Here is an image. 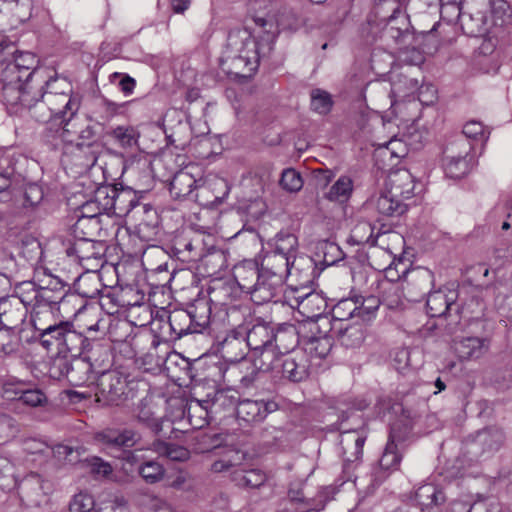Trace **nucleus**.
<instances>
[{
	"label": "nucleus",
	"instance_id": "f257e3e1",
	"mask_svg": "<svg viewBox=\"0 0 512 512\" xmlns=\"http://www.w3.org/2000/svg\"><path fill=\"white\" fill-rule=\"evenodd\" d=\"M30 294V321L41 344L67 319L76 317L85 307V298H94L99 289L72 292L60 280H52L45 286L28 284Z\"/></svg>",
	"mask_w": 512,
	"mask_h": 512
},
{
	"label": "nucleus",
	"instance_id": "f03ea898",
	"mask_svg": "<svg viewBox=\"0 0 512 512\" xmlns=\"http://www.w3.org/2000/svg\"><path fill=\"white\" fill-rule=\"evenodd\" d=\"M260 29L256 37L247 32L230 34L225 51L224 63H229L228 72L245 75L255 72L261 59L270 56L276 39V27L271 19L255 17Z\"/></svg>",
	"mask_w": 512,
	"mask_h": 512
},
{
	"label": "nucleus",
	"instance_id": "7ed1b4c3",
	"mask_svg": "<svg viewBox=\"0 0 512 512\" xmlns=\"http://www.w3.org/2000/svg\"><path fill=\"white\" fill-rule=\"evenodd\" d=\"M41 345L48 351L56 350L59 354H70L71 357L87 354L95 362L99 358L101 362L109 358V346L99 343L97 337L84 336L82 332L76 330L71 319H67L56 328Z\"/></svg>",
	"mask_w": 512,
	"mask_h": 512
},
{
	"label": "nucleus",
	"instance_id": "20e7f679",
	"mask_svg": "<svg viewBox=\"0 0 512 512\" xmlns=\"http://www.w3.org/2000/svg\"><path fill=\"white\" fill-rule=\"evenodd\" d=\"M406 8L407 6L398 5L379 12H369L367 22L371 29L381 34L382 38L396 45H404L409 40L420 42L425 37L433 38V31L436 30L438 23L430 31L415 33Z\"/></svg>",
	"mask_w": 512,
	"mask_h": 512
},
{
	"label": "nucleus",
	"instance_id": "39448f33",
	"mask_svg": "<svg viewBox=\"0 0 512 512\" xmlns=\"http://www.w3.org/2000/svg\"><path fill=\"white\" fill-rule=\"evenodd\" d=\"M245 336L257 370L269 371L274 368L275 342L274 325L261 318H245Z\"/></svg>",
	"mask_w": 512,
	"mask_h": 512
},
{
	"label": "nucleus",
	"instance_id": "423d86ee",
	"mask_svg": "<svg viewBox=\"0 0 512 512\" xmlns=\"http://www.w3.org/2000/svg\"><path fill=\"white\" fill-rule=\"evenodd\" d=\"M101 137V127L99 123L88 121L87 123H78L72 120L65 123V126H58L55 130L48 127L45 132V140L53 147H58L61 143L74 144L77 148L92 149L91 164H95L97 157L95 149H99Z\"/></svg>",
	"mask_w": 512,
	"mask_h": 512
},
{
	"label": "nucleus",
	"instance_id": "0eeeda50",
	"mask_svg": "<svg viewBox=\"0 0 512 512\" xmlns=\"http://www.w3.org/2000/svg\"><path fill=\"white\" fill-rule=\"evenodd\" d=\"M68 91H58L61 83L58 78L50 77L45 79L43 95L46 103L50 105L55 119L59 120V126H65V123L74 120L81 106V97L78 94L71 93L70 85L62 82Z\"/></svg>",
	"mask_w": 512,
	"mask_h": 512
},
{
	"label": "nucleus",
	"instance_id": "6e6552de",
	"mask_svg": "<svg viewBox=\"0 0 512 512\" xmlns=\"http://www.w3.org/2000/svg\"><path fill=\"white\" fill-rule=\"evenodd\" d=\"M136 383L116 370L101 372L97 379L95 396L105 406H119L135 397Z\"/></svg>",
	"mask_w": 512,
	"mask_h": 512
},
{
	"label": "nucleus",
	"instance_id": "1a4fd4ad",
	"mask_svg": "<svg viewBox=\"0 0 512 512\" xmlns=\"http://www.w3.org/2000/svg\"><path fill=\"white\" fill-rule=\"evenodd\" d=\"M29 89L24 75L11 60L0 61V100L8 108L17 112L24 91Z\"/></svg>",
	"mask_w": 512,
	"mask_h": 512
},
{
	"label": "nucleus",
	"instance_id": "9d476101",
	"mask_svg": "<svg viewBox=\"0 0 512 512\" xmlns=\"http://www.w3.org/2000/svg\"><path fill=\"white\" fill-rule=\"evenodd\" d=\"M94 359L74 356L69 358L59 357L52 366V371L58 378H65L72 386H83L93 379Z\"/></svg>",
	"mask_w": 512,
	"mask_h": 512
},
{
	"label": "nucleus",
	"instance_id": "9b49d317",
	"mask_svg": "<svg viewBox=\"0 0 512 512\" xmlns=\"http://www.w3.org/2000/svg\"><path fill=\"white\" fill-rule=\"evenodd\" d=\"M30 305L28 284L21 288L19 295H9L0 299V324L3 328L13 330L25 321Z\"/></svg>",
	"mask_w": 512,
	"mask_h": 512
},
{
	"label": "nucleus",
	"instance_id": "f8f14e48",
	"mask_svg": "<svg viewBox=\"0 0 512 512\" xmlns=\"http://www.w3.org/2000/svg\"><path fill=\"white\" fill-rule=\"evenodd\" d=\"M401 278L405 279L408 288L414 287L420 295H425L433 283V275L430 270L416 268L409 271L402 262L387 267L384 270L383 279L380 281L399 283Z\"/></svg>",
	"mask_w": 512,
	"mask_h": 512
},
{
	"label": "nucleus",
	"instance_id": "ddd939ff",
	"mask_svg": "<svg viewBox=\"0 0 512 512\" xmlns=\"http://www.w3.org/2000/svg\"><path fill=\"white\" fill-rule=\"evenodd\" d=\"M44 85H37L34 89L24 91L18 107L27 108L30 111L31 117L38 122L48 123L44 133L48 127L55 130L58 124H55L57 119L52 112L50 105L46 103V98L43 95Z\"/></svg>",
	"mask_w": 512,
	"mask_h": 512
},
{
	"label": "nucleus",
	"instance_id": "4468645a",
	"mask_svg": "<svg viewBox=\"0 0 512 512\" xmlns=\"http://www.w3.org/2000/svg\"><path fill=\"white\" fill-rule=\"evenodd\" d=\"M173 256L183 263L198 261L204 251V241L201 235L188 231L178 232L170 244Z\"/></svg>",
	"mask_w": 512,
	"mask_h": 512
},
{
	"label": "nucleus",
	"instance_id": "2eb2a0df",
	"mask_svg": "<svg viewBox=\"0 0 512 512\" xmlns=\"http://www.w3.org/2000/svg\"><path fill=\"white\" fill-rule=\"evenodd\" d=\"M274 366L271 370L280 372L284 379L293 383L304 381L309 376V360L302 351L275 357Z\"/></svg>",
	"mask_w": 512,
	"mask_h": 512
},
{
	"label": "nucleus",
	"instance_id": "dca6fc26",
	"mask_svg": "<svg viewBox=\"0 0 512 512\" xmlns=\"http://www.w3.org/2000/svg\"><path fill=\"white\" fill-rule=\"evenodd\" d=\"M363 209L371 214L378 215V221L388 217H400L408 206L402 199L392 196L387 189L379 194L371 196L364 204Z\"/></svg>",
	"mask_w": 512,
	"mask_h": 512
},
{
	"label": "nucleus",
	"instance_id": "f3484780",
	"mask_svg": "<svg viewBox=\"0 0 512 512\" xmlns=\"http://www.w3.org/2000/svg\"><path fill=\"white\" fill-rule=\"evenodd\" d=\"M218 343L222 356L229 362H239L250 352L245 336V325L241 323L229 329Z\"/></svg>",
	"mask_w": 512,
	"mask_h": 512
},
{
	"label": "nucleus",
	"instance_id": "a211bd4d",
	"mask_svg": "<svg viewBox=\"0 0 512 512\" xmlns=\"http://www.w3.org/2000/svg\"><path fill=\"white\" fill-rule=\"evenodd\" d=\"M279 409L278 403L271 398L243 399L237 405V418L247 424H258Z\"/></svg>",
	"mask_w": 512,
	"mask_h": 512
},
{
	"label": "nucleus",
	"instance_id": "6ab92c4d",
	"mask_svg": "<svg viewBox=\"0 0 512 512\" xmlns=\"http://www.w3.org/2000/svg\"><path fill=\"white\" fill-rule=\"evenodd\" d=\"M190 333L195 331L187 309H174L169 312L167 320L161 321L159 325V334L164 339L163 344L166 347L168 341L178 340Z\"/></svg>",
	"mask_w": 512,
	"mask_h": 512
},
{
	"label": "nucleus",
	"instance_id": "aec40b11",
	"mask_svg": "<svg viewBox=\"0 0 512 512\" xmlns=\"http://www.w3.org/2000/svg\"><path fill=\"white\" fill-rule=\"evenodd\" d=\"M202 178H196L188 168L177 171L169 184V192L174 200H190L197 203L198 186Z\"/></svg>",
	"mask_w": 512,
	"mask_h": 512
},
{
	"label": "nucleus",
	"instance_id": "412c9836",
	"mask_svg": "<svg viewBox=\"0 0 512 512\" xmlns=\"http://www.w3.org/2000/svg\"><path fill=\"white\" fill-rule=\"evenodd\" d=\"M104 243L89 238H73L66 244L65 252L68 257H74L79 264L85 261L100 260L104 255Z\"/></svg>",
	"mask_w": 512,
	"mask_h": 512
},
{
	"label": "nucleus",
	"instance_id": "4be33fe9",
	"mask_svg": "<svg viewBox=\"0 0 512 512\" xmlns=\"http://www.w3.org/2000/svg\"><path fill=\"white\" fill-rule=\"evenodd\" d=\"M366 442V436L358 431H346L341 435L340 445L343 451L344 465L343 471L351 478L350 470L354 468V463L360 462L363 456V447Z\"/></svg>",
	"mask_w": 512,
	"mask_h": 512
},
{
	"label": "nucleus",
	"instance_id": "5701e85b",
	"mask_svg": "<svg viewBox=\"0 0 512 512\" xmlns=\"http://www.w3.org/2000/svg\"><path fill=\"white\" fill-rule=\"evenodd\" d=\"M229 192L230 186L223 178H214L209 181L201 179L196 193L197 203L202 206H218L224 202Z\"/></svg>",
	"mask_w": 512,
	"mask_h": 512
},
{
	"label": "nucleus",
	"instance_id": "b1692460",
	"mask_svg": "<svg viewBox=\"0 0 512 512\" xmlns=\"http://www.w3.org/2000/svg\"><path fill=\"white\" fill-rule=\"evenodd\" d=\"M456 299L457 293L454 290L439 289L430 292L426 301L428 314L431 317H446L452 312H459Z\"/></svg>",
	"mask_w": 512,
	"mask_h": 512
},
{
	"label": "nucleus",
	"instance_id": "393cba45",
	"mask_svg": "<svg viewBox=\"0 0 512 512\" xmlns=\"http://www.w3.org/2000/svg\"><path fill=\"white\" fill-rule=\"evenodd\" d=\"M400 46L399 57L409 65H420L424 62V54H432L437 50L438 40L433 33V38L421 39L420 42L409 40Z\"/></svg>",
	"mask_w": 512,
	"mask_h": 512
},
{
	"label": "nucleus",
	"instance_id": "a878e982",
	"mask_svg": "<svg viewBox=\"0 0 512 512\" xmlns=\"http://www.w3.org/2000/svg\"><path fill=\"white\" fill-rule=\"evenodd\" d=\"M95 439L107 450L131 448L137 443V433L133 429H106L96 434Z\"/></svg>",
	"mask_w": 512,
	"mask_h": 512
},
{
	"label": "nucleus",
	"instance_id": "bb28decb",
	"mask_svg": "<svg viewBox=\"0 0 512 512\" xmlns=\"http://www.w3.org/2000/svg\"><path fill=\"white\" fill-rule=\"evenodd\" d=\"M11 61L24 75L26 85L30 89H34L37 85H44L46 79L44 70L37 68L38 60L33 53L20 52Z\"/></svg>",
	"mask_w": 512,
	"mask_h": 512
},
{
	"label": "nucleus",
	"instance_id": "cd10ccee",
	"mask_svg": "<svg viewBox=\"0 0 512 512\" xmlns=\"http://www.w3.org/2000/svg\"><path fill=\"white\" fill-rule=\"evenodd\" d=\"M415 501L421 512H443L442 506L446 501V496L442 489L427 483L417 488Z\"/></svg>",
	"mask_w": 512,
	"mask_h": 512
},
{
	"label": "nucleus",
	"instance_id": "c85d7f7f",
	"mask_svg": "<svg viewBox=\"0 0 512 512\" xmlns=\"http://www.w3.org/2000/svg\"><path fill=\"white\" fill-rule=\"evenodd\" d=\"M290 306L296 308L298 312L308 320L323 317V312L327 307L326 300L316 292H310L304 295H297L290 301Z\"/></svg>",
	"mask_w": 512,
	"mask_h": 512
},
{
	"label": "nucleus",
	"instance_id": "c756f323",
	"mask_svg": "<svg viewBox=\"0 0 512 512\" xmlns=\"http://www.w3.org/2000/svg\"><path fill=\"white\" fill-rule=\"evenodd\" d=\"M18 489L23 498L33 505H39L50 487L39 474L30 473L21 480Z\"/></svg>",
	"mask_w": 512,
	"mask_h": 512
},
{
	"label": "nucleus",
	"instance_id": "7c9ffc66",
	"mask_svg": "<svg viewBox=\"0 0 512 512\" xmlns=\"http://www.w3.org/2000/svg\"><path fill=\"white\" fill-rule=\"evenodd\" d=\"M260 273L261 268L254 260H244L233 268V277L238 287L250 295L256 287Z\"/></svg>",
	"mask_w": 512,
	"mask_h": 512
},
{
	"label": "nucleus",
	"instance_id": "2f4dec72",
	"mask_svg": "<svg viewBox=\"0 0 512 512\" xmlns=\"http://www.w3.org/2000/svg\"><path fill=\"white\" fill-rule=\"evenodd\" d=\"M185 412L193 429H202L215 418L209 405V396L201 400L196 398L190 399L187 402Z\"/></svg>",
	"mask_w": 512,
	"mask_h": 512
},
{
	"label": "nucleus",
	"instance_id": "473e14b6",
	"mask_svg": "<svg viewBox=\"0 0 512 512\" xmlns=\"http://www.w3.org/2000/svg\"><path fill=\"white\" fill-rule=\"evenodd\" d=\"M302 330L298 331L297 328L292 324L274 327L275 342V357L291 354L299 342H301Z\"/></svg>",
	"mask_w": 512,
	"mask_h": 512
},
{
	"label": "nucleus",
	"instance_id": "72a5a7b5",
	"mask_svg": "<svg viewBox=\"0 0 512 512\" xmlns=\"http://www.w3.org/2000/svg\"><path fill=\"white\" fill-rule=\"evenodd\" d=\"M137 421L149 428L155 435H161L163 430V419L155 416L153 398L145 396L133 409Z\"/></svg>",
	"mask_w": 512,
	"mask_h": 512
},
{
	"label": "nucleus",
	"instance_id": "f704fd0d",
	"mask_svg": "<svg viewBox=\"0 0 512 512\" xmlns=\"http://www.w3.org/2000/svg\"><path fill=\"white\" fill-rule=\"evenodd\" d=\"M294 268L295 259L291 260L290 257L283 256L274 250L264 257L261 264V271L283 282Z\"/></svg>",
	"mask_w": 512,
	"mask_h": 512
},
{
	"label": "nucleus",
	"instance_id": "c9c22d12",
	"mask_svg": "<svg viewBox=\"0 0 512 512\" xmlns=\"http://www.w3.org/2000/svg\"><path fill=\"white\" fill-rule=\"evenodd\" d=\"M461 4L462 0H440L442 11L444 9H451L458 17H461L462 26L464 27V25H467V34L473 36L484 34L487 31L485 27V16L480 12L476 14V17H473L472 15H462Z\"/></svg>",
	"mask_w": 512,
	"mask_h": 512
},
{
	"label": "nucleus",
	"instance_id": "e433bc0d",
	"mask_svg": "<svg viewBox=\"0 0 512 512\" xmlns=\"http://www.w3.org/2000/svg\"><path fill=\"white\" fill-rule=\"evenodd\" d=\"M283 283L282 280L261 271L256 287L250 296L251 300L257 305L272 301Z\"/></svg>",
	"mask_w": 512,
	"mask_h": 512
},
{
	"label": "nucleus",
	"instance_id": "4c0bfd02",
	"mask_svg": "<svg viewBox=\"0 0 512 512\" xmlns=\"http://www.w3.org/2000/svg\"><path fill=\"white\" fill-rule=\"evenodd\" d=\"M387 190L403 202L410 199L414 194L412 175L407 170L391 173L387 181Z\"/></svg>",
	"mask_w": 512,
	"mask_h": 512
},
{
	"label": "nucleus",
	"instance_id": "58836bf2",
	"mask_svg": "<svg viewBox=\"0 0 512 512\" xmlns=\"http://www.w3.org/2000/svg\"><path fill=\"white\" fill-rule=\"evenodd\" d=\"M200 261L202 273L208 277L219 276L227 266V254L219 248H211L206 253L203 251Z\"/></svg>",
	"mask_w": 512,
	"mask_h": 512
},
{
	"label": "nucleus",
	"instance_id": "ea45409f",
	"mask_svg": "<svg viewBox=\"0 0 512 512\" xmlns=\"http://www.w3.org/2000/svg\"><path fill=\"white\" fill-rule=\"evenodd\" d=\"M453 349L460 359L469 360L481 357L488 349L487 341L479 337H466L453 340Z\"/></svg>",
	"mask_w": 512,
	"mask_h": 512
},
{
	"label": "nucleus",
	"instance_id": "a19ab883",
	"mask_svg": "<svg viewBox=\"0 0 512 512\" xmlns=\"http://www.w3.org/2000/svg\"><path fill=\"white\" fill-rule=\"evenodd\" d=\"M190 314L191 324L193 325L195 333H202L210 323H213L211 314L212 307L210 301L205 298L195 300L187 308Z\"/></svg>",
	"mask_w": 512,
	"mask_h": 512
},
{
	"label": "nucleus",
	"instance_id": "79ce46f5",
	"mask_svg": "<svg viewBox=\"0 0 512 512\" xmlns=\"http://www.w3.org/2000/svg\"><path fill=\"white\" fill-rule=\"evenodd\" d=\"M378 288L381 305L390 310H398L404 307L403 286L400 283H391L388 281H379Z\"/></svg>",
	"mask_w": 512,
	"mask_h": 512
},
{
	"label": "nucleus",
	"instance_id": "37998d69",
	"mask_svg": "<svg viewBox=\"0 0 512 512\" xmlns=\"http://www.w3.org/2000/svg\"><path fill=\"white\" fill-rule=\"evenodd\" d=\"M239 402L237 392L232 389L218 390L212 397L209 396V405L214 417L225 412L237 411Z\"/></svg>",
	"mask_w": 512,
	"mask_h": 512
},
{
	"label": "nucleus",
	"instance_id": "c03bdc74",
	"mask_svg": "<svg viewBox=\"0 0 512 512\" xmlns=\"http://www.w3.org/2000/svg\"><path fill=\"white\" fill-rule=\"evenodd\" d=\"M505 434L501 428L487 427L477 432L474 442L479 445L484 452L498 451L504 444Z\"/></svg>",
	"mask_w": 512,
	"mask_h": 512
},
{
	"label": "nucleus",
	"instance_id": "a18cd8bd",
	"mask_svg": "<svg viewBox=\"0 0 512 512\" xmlns=\"http://www.w3.org/2000/svg\"><path fill=\"white\" fill-rule=\"evenodd\" d=\"M334 335L347 348L359 347L365 339V331L359 324L337 325Z\"/></svg>",
	"mask_w": 512,
	"mask_h": 512
},
{
	"label": "nucleus",
	"instance_id": "49530a36",
	"mask_svg": "<svg viewBox=\"0 0 512 512\" xmlns=\"http://www.w3.org/2000/svg\"><path fill=\"white\" fill-rule=\"evenodd\" d=\"M301 336L332 337L334 338L336 325L328 316L308 320L301 326Z\"/></svg>",
	"mask_w": 512,
	"mask_h": 512
},
{
	"label": "nucleus",
	"instance_id": "de8ad7c7",
	"mask_svg": "<svg viewBox=\"0 0 512 512\" xmlns=\"http://www.w3.org/2000/svg\"><path fill=\"white\" fill-rule=\"evenodd\" d=\"M375 226L370 221L360 220L351 230L350 241L356 245H376L377 239L380 236V229L375 232Z\"/></svg>",
	"mask_w": 512,
	"mask_h": 512
},
{
	"label": "nucleus",
	"instance_id": "09e8293b",
	"mask_svg": "<svg viewBox=\"0 0 512 512\" xmlns=\"http://www.w3.org/2000/svg\"><path fill=\"white\" fill-rule=\"evenodd\" d=\"M304 345V353L311 357L324 359L329 355L333 346L332 337L301 336Z\"/></svg>",
	"mask_w": 512,
	"mask_h": 512
},
{
	"label": "nucleus",
	"instance_id": "8fccbe9b",
	"mask_svg": "<svg viewBox=\"0 0 512 512\" xmlns=\"http://www.w3.org/2000/svg\"><path fill=\"white\" fill-rule=\"evenodd\" d=\"M472 144L463 136H456L452 138L443 149L444 159H471L472 155Z\"/></svg>",
	"mask_w": 512,
	"mask_h": 512
},
{
	"label": "nucleus",
	"instance_id": "3c124183",
	"mask_svg": "<svg viewBox=\"0 0 512 512\" xmlns=\"http://www.w3.org/2000/svg\"><path fill=\"white\" fill-rule=\"evenodd\" d=\"M402 451L403 449L396 447L392 442L386 443L385 449L379 459V468L384 474L383 478L399 469L402 461Z\"/></svg>",
	"mask_w": 512,
	"mask_h": 512
},
{
	"label": "nucleus",
	"instance_id": "603ef678",
	"mask_svg": "<svg viewBox=\"0 0 512 512\" xmlns=\"http://www.w3.org/2000/svg\"><path fill=\"white\" fill-rule=\"evenodd\" d=\"M354 190L353 180L346 175L340 176L326 193V198L340 204L346 203Z\"/></svg>",
	"mask_w": 512,
	"mask_h": 512
},
{
	"label": "nucleus",
	"instance_id": "864d4df0",
	"mask_svg": "<svg viewBox=\"0 0 512 512\" xmlns=\"http://www.w3.org/2000/svg\"><path fill=\"white\" fill-rule=\"evenodd\" d=\"M101 230V222L98 218H89L77 215V221L71 227L73 238L94 239Z\"/></svg>",
	"mask_w": 512,
	"mask_h": 512
},
{
	"label": "nucleus",
	"instance_id": "5fc2aeb1",
	"mask_svg": "<svg viewBox=\"0 0 512 512\" xmlns=\"http://www.w3.org/2000/svg\"><path fill=\"white\" fill-rule=\"evenodd\" d=\"M357 317V298L341 299L332 308V322L337 326L345 324L350 318Z\"/></svg>",
	"mask_w": 512,
	"mask_h": 512
},
{
	"label": "nucleus",
	"instance_id": "6e6d98bb",
	"mask_svg": "<svg viewBox=\"0 0 512 512\" xmlns=\"http://www.w3.org/2000/svg\"><path fill=\"white\" fill-rule=\"evenodd\" d=\"M115 200V208H113L112 213L117 215H126L139 205L135 193L131 189L123 187L118 188L116 186Z\"/></svg>",
	"mask_w": 512,
	"mask_h": 512
},
{
	"label": "nucleus",
	"instance_id": "4d7b16f0",
	"mask_svg": "<svg viewBox=\"0 0 512 512\" xmlns=\"http://www.w3.org/2000/svg\"><path fill=\"white\" fill-rule=\"evenodd\" d=\"M160 346L161 342L154 338L150 349L142 357V364L145 366L146 370L160 369L166 362L168 352L164 351L162 354H160L158 351Z\"/></svg>",
	"mask_w": 512,
	"mask_h": 512
},
{
	"label": "nucleus",
	"instance_id": "13d9d810",
	"mask_svg": "<svg viewBox=\"0 0 512 512\" xmlns=\"http://www.w3.org/2000/svg\"><path fill=\"white\" fill-rule=\"evenodd\" d=\"M116 185H103L96 189L94 201L105 213H112L115 208Z\"/></svg>",
	"mask_w": 512,
	"mask_h": 512
},
{
	"label": "nucleus",
	"instance_id": "bf43d9fd",
	"mask_svg": "<svg viewBox=\"0 0 512 512\" xmlns=\"http://www.w3.org/2000/svg\"><path fill=\"white\" fill-rule=\"evenodd\" d=\"M297 246L298 239L294 234L281 231L276 235L274 251L277 253L294 260Z\"/></svg>",
	"mask_w": 512,
	"mask_h": 512
},
{
	"label": "nucleus",
	"instance_id": "052dcab7",
	"mask_svg": "<svg viewBox=\"0 0 512 512\" xmlns=\"http://www.w3.org/2000/svg\"><path fill=\"white\" fill-rule=\"evenodd\" d=\"M443 166L445 174L452 179H461L466 176L472 167L471 159H444Z\"/></svg>",
	"mask_w": 512,
	"mask_h": 512
},
{
	"label": "nucleus",
	"instance_id": "680f3d73",
	"mask_svg": "<svg viewBox=\"0 0 512 512\" xmlns=\"http://www.w3.org/2000/svg\"><path fill=\"white\" fill-rule=\"evenodd\" d=\"M138 473L146 483L154 484L163 479L165 469L159 462L149 460L139 465Z\"/></svg>",
	"mask_w": 512,
	"mask_h": 512
},
{
	"label": "nucleus",
	"instance_id": "e2e57ef3",
	"mask_svg": "<svg viewBox=\"0 0 512 512\" xmlns=\"http://www.w3.org/2000/svg\"><path fill=\"white\" fill-rule=\"evenodd\" d=\"M233 286L230 283H220L208 290L210 305L227 306L232 301Z\"/></svg>",
	"mask_w": 512,
	"mask_h": 512
},
{
	"label": "nucleus",
	"instance_id": "0e129e2a",
	"mask_svg": "<svg viewBox=\"0 0 512 512\" xmlns=\"http://www.w3.org/2000/svg\"><path fill=\"white\" fill-rule=\"evenodd\" d=\"M411 435L412 427L402 420H398L391 425L387 442H392L396 447L404 449L405 442L410 439Z\"/></svg>",
	"mask_w": 512,
	"mask_h": 512
},
{
	"label": "nucleus",
	"instance_id": "69168bd1",
	"mask_svg": "<svg viewBox=\"0 0 512 512\" xmlns=\"http://www.w3.org/2000/svg\"><path fill=\"white\" fill-rule=\"evenodd\" d=\"M333 100L331 95L321 89H313L311 91V108L319 114H327L331 111Z\"/></svg>",
	"mask_w": 512,
	"mask_h": 512
},
{
	"label": "nucleus",
	"instance_id": "338daca9",
	"mask_svg": "<svg viewBox=\"0 0 512 512\" xmlns=\"http://www.w3.org/2000/svg\"><path fill=\"white\" fill-rule=\"evenodd\" d=\"M380 305L381 300L376 296L364 298L360 304L359 298H357V317L362 321L372 320Z\"/></svg>",
	"mask_w": 512,
	"mask_h": 512
},
{
	"label": "nucleus",
	"instance_id": "774afa93",
	"mask_svg": "<svg viewBox=\"0 0 512 512\" xmlns=\"http://www.w3.org/2000/svg\"><path fill=\"white\" fill-rule=\"evenodd\" d=\"M114 140L123 148L132 147L137 143L138 133L133 127L118 126L111 132Z\"/></svg>",
	"mask_w": 512,
	"mask_h": 512
}]
</instances>
